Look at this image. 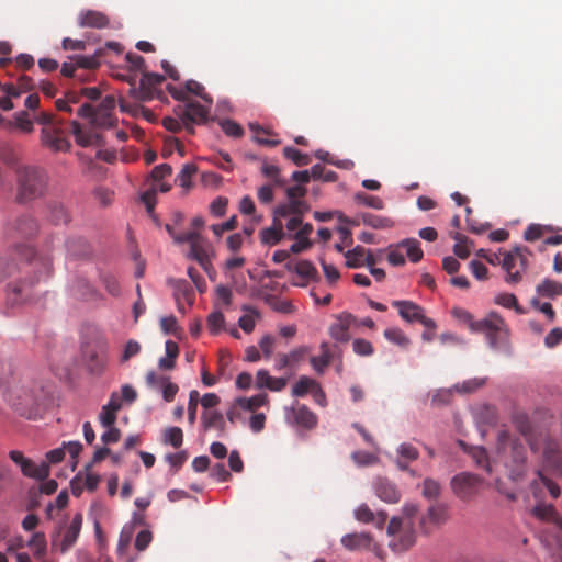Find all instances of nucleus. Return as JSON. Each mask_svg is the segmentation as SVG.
I'll return each instance as SVG.
<instances>
[{
	"label": "nucleus",
	"mask_w": 562,
	"mask_h": 562,
	"mask_svg": "<svg viewBox=\"0 0 562 562\" xmlns=\"http://www.w3.org/2000/svg\"><path fill=\"white\" fill-rule=\"evenodd\" d=\"M78 19L81 27L104 29L109 25V18L95 10L81 11Z\"/></svg>",
	"instance_id": "nucleus-21"
},
{
	"label": "nucleus",
	"mask_w": 562,
	"mask_h": 562,
	"mask_svg": "<svg viewBox=\"0 0 562 562\" xmlns=\"http://www.w3.org/2000/svg\"><path fill=\"white\" fill-rule=\"evenodd\" d=\"M497 454L513 481L521 480L527 473V450L518 438L506 430L497 436Z\"/></svg>",
	"instance_id": "nucleus-2"
},
{
	"label": "nucleus",
	"mask_w": 562,
	"mask_h": 562,
	"mask_svg": "<svg viewBox=\"0 0 562 562\" xmlns=\"http://www.w3.org/2000/svg\"><path fill=\"white\" fill-rule=\"evenodd\" d=\"M396 248H404L412 262H418L423 259L424 252L420 243L415 238L404 239L396 245Z\"/></svg>",
	"instance_id": "nucleus-28"
},
{
	"label": "nucleus",
	"mask_w": 562,
	"mask_h": 562,
	"mask_svg": "<svg viewBox=\"0 0 562 562\" xmlns=\"http://www.w3.org/2000/svg\"><path fill=\"white\" fill-rule=\"evenodd\" d=\"M82 520H83V518H82V515L80 513H77L72 517L69 526L64 531V533L61 536V539H60V541L58 543L59 550H60L61 553L67 552L76 543V541H77V539L79 537L80 530H81ZM54 546L57 547V542L56 541H54Z\"/></svg>",
	"instance_id": "nucleus-15"
},
{
	"label": "nucleus",
	"mask_w": 562,
	"mask_h": 562,
	"mask_svg": "<svg viewBox=\"0 0 562 562\" xmlns=\"http://www.w3.org/2000/svg\"><path fill=\"white\" fill-rule=\"evenodd\" d=\"M485 383V379L474 378L464 381L462 384H457L454 389L463 393H472L477 389L482 387Z\"/></svg>",
	"instance_id": "nucleus-57"
},
{
	"label": "nucleus",
	"mask_w": 562,
	"mask_h": 562,
	"mask_svg": "<svg viewBox=\"0 0 562 562\" xmlns=\"http://www.w3.org/2000/svg\"><path fill=\"white\" fill-rule=\"evenodd\" d=\"M517 430L525 437L533 456H537L544 469L562 472V451L557 440L544 431H536L527 417L516 419Z\"/></svg>",
	"instance_id": "nucleus-1"
},
{
	"label": "nucleus",
	"mask_w": 562,
	"mask_h": 562,
	"mask_svg": "<svg viewBox=\"0 0 562 562\" xmlns=\"http://www.w3.org/2000/svg\"><path fill=\"white\" fill-rule=\"evenodd\" d=\"M71 132L76 143L81 147L99 146L102 144V137L91 128L82 127L77 121L70 123Z\"/></svg>",
	"instance_id": "nucleus-18"
},
{
	"label": "nucleus",
	"mask_w": 562,
	"mask_h": 562,
	"mask_svg": "<svg viewBox=\"0 0 562 562\" xmlns=\"http://www.w3.org/2000/svg\"><path fill=\"white\" fill-rule=\"evenodd\" d=\"M495 302L507 308H515L517 313L522 314L524 310L518 305L517 299L514 294L502 293L496 296Z\"/></svg>",
	"instance_id": "nucleus-51"
},
{
	"label": "nucleus",
	"mask_w": 562,
	"mask_h": 562,
	"mask_svg": "<svg viewBox=\"0 0 562 562\" xmlns=\"http://www.w3.org/2000/svg\"><path fill=\"white\" fill-rule=\"evenodd\" d=\"M201 423L205 431L214 428L218 430L220 434H224L226 430L223 414L215 409L204 411L201 415Z\"/></svg>",
	"instance_id": "nucleus-24"
},
{
	"label": "nucleus",
	"mask_w": 562,
	"mask_h": 562,
	"mask_svg": "<svg viewBox=\"0 0 562 562\" xmlns=\"http://www.w3.org/2000/svg\"><path fill=\"white\" fill-rule=\"evenodd\" d=\"M360 218L364 225L375 229H385L393 226V222L389 217H383L372 213H363L361 214Z\"/></svg>",
	"instance_id": "nucleus-33"
},
{
	"label": "nucleus",
	"mask_w": 562,
	"mask_h": 562,
	"mask_svg": "<svg viewBox=\"0 0 562 562\" xmlns=\"http://www.w3.org/2000/svg\"><path fill=\"white\" fill-rule=\"evenodd\" d=\"M384 337L401 347H406L409 344V339L404 334V331L400 328L392 327L384 330Z\"/></svg>",
	"instance_id": "nucleus-46"
},
{
	"label": "nucleus",
	"mask_w": 562,
	"mask_h": 562,
	"mask_svg": "<svg viewBox=\"0 0 562 562\" xmlns=\"http://www.w3.org/2000/svg\"><path fill=\"white\" fill-rule=\"evenodd\" d=\"M82 355L88 370L93 374H100L108 360V344L104 340L88 344L83 347Z\"/></svg>",
	"instance_id": "nucleus-7"
},
{
	"label": "nucleus",
	"mask_w": 562,
	"mask_h": 562,
	"mask_svg": "<svg viewBox=\"0 0 562 562\" xmlns=\"http://www.w3.org/2000/svg\"><path fill=\"white\" fill-rule=\"evenodd\" d=\"M371 541L372 538L368 532L347 533L340 540L341 544L349 551L367 549Z\"/></svg>",
	"instance_id": "nucleus-23"
},
{
	"label": "nucleus",
	"mask_w": 562,
	"mask_h": 562,
	"mask_svg": "<svg viewBox=\"0 0 562 562\" xmlns=\"http://www.w3.org/2000/svg\"><path fill=\"white\" fill-rule=\"evenodd\" d=\"M310 211L308 204L303 200H289L286 203L278 205L273 212L274 216L280 220L282 217L303 216Z\"/></svg>",
	"instance_id": "nucleus-19"
},
{
	"label": "nucleus",
	"mask_w": 562,
	"mask_h": 562,
	"mask_svg": "<svg viewBox=\"0 0 562 562\" xmlns=\"http://www.w3.org/2000/svg\"><path fill=\"white\" fill-rule=\"evenodd\" d=\"M472 328L485 334L488 345L493 349L506 346L508 329L504 319L496 313L488 314L484 319L472 323Z\"/></svg>",
	"instance_id": "nucleus-4"
},
{
	"label": "nucleus",
	"mask_w": 562,
	"mask_h": 562,
	"mask_svg": "<svg viewBox=\"0 0 562 562\" xmlns=\"http://www.w3.org/2000/svg\"><path fill=\"white\" fill-rule=\"evenodd\" d=\"M283 156L299 167L307 166L311 162L308 155L303 154L299 149L291 146L283 148Z\"/></svg>",
	"instance_id": "nucleus-38"
},
{
	"label": "nucleus",
	"mask_w": 562,
	"mask_h": 562,
	"mask_svg": "<svg viewBox=\"0 0 562 562\" xmlns=\"http://www.w3.org/2000/svg\"><path fill=\"white\" fill-rule=\"evenodd\" d=\"M543 471H548V469H544L543 464L541 463V468H538L536 470L539 482L547 487V490L549 491L550 495L553 498H558L560 495L559 485L555 482H553L552 480H550L549 477H547L544 475ZM549 472L553 473V471H551V470H549ZM554 474H562V472L561 473L554 472Z\"/></svg>",
	"instance_id": "nucleus-36"
},
{
	"label": "nucleus",
	"mask_w": 562,
	"mask_h": 562,
	"mask_svg": "<svg viewBox=\"0 0 562 562\" xmlns=\"http://www.w3.org/2000/svg\"><path fill=\"white\" fill-rule=\"evenodd\" d=\"M353 199L357 203L374 210H382L384 207V202L382 201L381 198L375 195H369L366 192H357Z\"/></svg>",
	"instance_id": "nucleus-41"
},
{
	"label": "nucleus",
	"mask_w": 562,
	"mask_h": 562,
	"mask_svg": "<svg viewBox=\"0 0 562 562\" xmlns=\"http://www.w3.org/2000/svg\"><path fill=\"white\" fill-rule=\"evenodd\" d=\"M42 142L44 146L54 151H67L70 143L64 135V132L57 126H46L42 130Z\"/></svg>",
	"instance_id": "nucleus-12"
},
{
	"label": "nucleus",
	"mask_w": 562,
	"mask_h": 562,
	"mask_svg": "<svg viewBox=\"0 0 562 562\" xmlns=\"http://www.w3.org/2000/svg\"><path fill=\"white\" fill-rule=\"evenodd\" d=\"M557 510L553 505L539 504L533 507L532 514L543 521L554 522Z\"/></svg>",
	"instance_id": "nucleus-43"
},
{
	"label": "nucleus",
	"mask_w": 562,
	"mask_h": 562,
	"mask_svg": "<svg viewBox=\"0 0 562 562\" xmlns=\"http://www.w3.org/2000/svg\"><path fill=\"white\" fill-rule=\"evenodd\" d=\"M285 418L289 424L305 429H312L317 425V416L306 405L297 402L285 409Z\"/></svg>",
	"instance_id": "nucleus-11"
},
{
	"label": "nucleus",
	"mask_w": 562,
	"mask_h": 562,
	"mask_svg": "<svg viewBox=\"0 0 562 562\" xmlns=\"http://www.w3.org/2000/svg\"><path fill=\"white\" fill-rule=\"evenodd\" d=\"M173 112L182 122L196 124L205 123L209 115V109L193 100L178 104Z\"/></svg>",
	"instance_id": "nucleus-10"
},
{
	"label": "nucleus",
	"mask_w": 562,
	"mask_h": 562,
	"mask_svg": "<svg viewBox=\"0 0 562 562\" xmlns=\"http://www.w3.org/2000/svg\"><path fill=\"white\" fill-rule=\"evenodd\" d=\"M456 244L453 246V252L461 259H467L470 256L469 239L464 235L456 233L453 235Z\"/></svg>",
	"instance_id": "nucleus-45"
},
{
	"label": "nucleus",
	"mask_w": 562,
	"mask_h": 562,
	"mask_svg": "<svg viewBox=\"0 0 562 562\" xmlns=\"http://www.w3.org/2000/svg\"><path fill=\"white\" fill-rule=\"evenodd\" d=\"M21 471L25 476L43 481L49 475V464L44 461L36 464L31 459H27L25 463L22 464Z\"/></svg>",
	"instance_id": "nucleus-27"
},
{
	"label": "nucleus",
	"mask_w": 562,
	"mask_h": 562,
	"mask_svg": "<svg viewBox=\"0 0 562 562\" xmlns=\"http://www.w3.org/2000/svg\"><path fill=\"white\" fill-rule=\"evenodd\" d=\"M171 172H172V168L170 165L168 164H161V165H158L156 166L153 170H151V178L155 182H160L162 181L166 177H169L171 176Z\"/></svg>",
	"instance_id": "nucleus-63"
},
{
	"label": "nucleus",
	"mask_w": 562,
	"mask_h": 562,
	"mask_svg": "<svg viewBox=\"0 0 562 562\" xmlns=\"http://www.w3.org/2000/svg\"><path fill=\"white\" fill-rule=\"evenodd\" d=\"M261 172L272 181L274 187L282 188L286 183L285 179L281 177L280 168L277 165L263 161Z\"/></svg>",
	"instance_id": "nucleus-34"
},
{
	"label": "nucleus",
	"mask_w": 562,
	"mask_h": 562,
	"mask_svg": "<svg viewBox=\"0 0 562 562\" xmlns=\"http://www.w3.org/2000/svg\"><path fill=\"white\" fill-rule=\"evenodd\" d=\"M351 458L360 467L371 465L378 460L374 454L367 451H355Z\"/></svg>",
	"instance_id": "nucleus-58"
},
{
	"label": "nucleus",
	"mask_w": 562,
	"mask_h": 562,
	"mask_svg": "<svg viewBox=\"0 0 562 562\" xmlns=\"http://www.w3.org/2000/svg\"><path fill=\"white\" fill-rule=\"evenodd\" d=\"M29 547L34 551L35 555H43L46 550V539L43 532H35L30 541Z\"/></svg>",
	"instance_id": "nucleus-49"
},
{
	"label": "nucleus",
	"mask_w": 562,
	"mask_h": 562,
	"mask_svg": "<svg viewBox=\"0 0 562 562\" xmlns=\"http://www.w3.org/2000/svg\"><path fill=\"white\" fill-rule=\"evenodd\" d=\"M398 459H404L406 461H415L419 458V451L416 447L411 443L403 442L397 448Z\"/></svg>",
	"instance_id": "nucleus-48"
},
{
	"label": "nucleus",
	"mask_w": 562,
	"mask_h": 562,
	"mask_svg": "<svg viewBox=\"0 0 562 562\" xmlns=\"http://www.w3.org/2000/svg\"><path fill=\"white\" fill-rule=\"evenodd\" d=\"M472 458L477 467L484 469L488 473L492 472L491 463L484 448H475L472 452Z\"/></svg>",
	"instance_id": "nucleus-53"
},
{
	"label": "nucleus",
	"mask_w": 562,
	"mask_h": 562,
	"mask_svg": "<svg viewBox=\"0 0 562 562\" xmlns=\"http://www.w3.org/2000/svg\"><path fill=\"white\" fill-rule=\"evenodd\" d=\"M355 322L351 314H342L338 317V322L329 327V335L339 342H347L350 339L349 327Z\"/></svg>",
	"instance_id": "nucleus-20"
},
{
	"label": "nucleus",
	"mask_w": 562,
	"mask_h": 562,
	"mask_svg": "<svg viewBox=\"0 0 562 562\" xmlns=\"http://www.w3.org/2000/svg\"><path fill=\"white\" fill-rule=\"evenodd\" d=\"M227 204L228 200L226 198L218 196L210 204V212L214 216L221 217L225 214Z\"/></svg>",
	"instance_id": "nucleus-62"
},
{
	"label": "nucleus",
	"mask_w": 562,
	"mask_h": 562,
	"mask_svg": "<svg viewBox=\"0 0 562 562\" xmlns=\"http://www.w3.org/2000/svg\"><path fill=\"white\" fill-rule=\"evenodd\" d=\"M353 351L359 356H371L373 353V346L370 341L357 338L352 342Z\"/></svg>",
	"instance_id": "nucleus-59"
},
{
	"label": "nucleus",
	"mask_w": 562,
	"mask_h": 562,
	"mask_svg": "<svg viewBox=\"0 0 562 562\" xmlns=\"http://www.w3.org/2000/svg\"><path fill=\"white\" fill-rule=\"evenodd\" d=\"M375 495L385 503L395 504L401 499V493L396 485L386 477H376L373 483Z\"/></svg>",
	"instance_id": "nucleus-17"
},
{
	"label": "nucleus",
	"mask_w": 562,
	"mask_h": 562,
	"mask_svg": "<svg viewBox=\"0 0 562 562\" xmlns=\"http://www.w3.org/2000/svg\"><path fill=\"white\" fill-rule=\"evenodd\" d=\"M321 266L325 278L330 284L336 283L340 279V273L335 266L327 263L324 259H321Z\"/></svg>",
	"instance_id": "nucleus-64"
},
{
	"label": "nucleus",
	"mask_w": 562,
	"mask_h": 562,
	"mask_svg": "<svg viewBox=\"0 0 562 562\" xmlns=\"http://www.w3.org/2000/svg\"><path fill=\"white\" fill-rule=\"evenodd\" d=\"M199 392L196 390H192L189 394L188 402V420L190 425H193L196 419V411L199 405Z\"/></svg>",
	"instance_id": "nucleus-55"
},
{
	"label": "nucleus",
	"mask_w": 562,
	"mask_h": 562,
	"mask_svg": "<svg viewBox=\"0 0 562 562\" xmlns=\"http://www.w3.org/2000/svg\"><path fill=\"white\" fill-rule=\"evenodd\" d=\"M367 254V248L362 246H356L353 249H350L345 252L346 266L351 269H357L364 266V256Z\"/></svg>",
	"instance_id": "nucleus-31"
},
{
	"label": "nucleus",
	"mask_w": 562,
	"mask_h": 562,
	"mask_svg": "<svg viewBox=\"0 0 562 562\" xmlns=\"http://www.w3.org/2000/svg\"><path fill=\"white\" fill-rule=\"evenodd\" d=\"M164 443H169L173 448L181 447L183 442V432L179 427H168L164 430L162 435Z\"/></svg>",
	"instance_id": "nucleus-39"
},
{
	"label": "nucleus",
	"mask_w": 562,
	"mask_h": 562,
	"mask_svg": "<svg viewBox=\"0 0 562 562\" xmlns=\"http://www.w3.org/2000/svg\"><path fill=\"white\" fill-rule=\"evenodd\" d=\"M355 517L358 521L369 524L374 521L375 516L368 505L362 504L355 510Z\"/></svg>",
	"instance_id": "nucleus-60"
},
{
	"label": "nucleus",
	"mask_w": 562,
	"mask_h": 562,
	"mask_svg": "<svg viewBox=\"0 0 562 562\" xmlns=\"http://www.w3.org/2000/svg\"><path fill=\"white\" fill-rule=\"evenodd\" d=\"M115 109V98L106 95L95 108L94 126L111 127L115 123L113 111Z\"/></svg>",
	"instance_id": "nucleus-14"
},
{
	"label": "nucleus",
	"mask_w": 562,
	"mask_h": 562,
	"mask_svg": "<svg viewBox=\"0 0 562 562\" xmlns=\"http://www.w3.org/2000/svg\"><path fill=\"white\" fill-rule=\"evenodd\" d=\"M289 271H294L301 279H305L304 283L292 282V285L305 288L310 282H318L319 274L315 266L310 260H300L296 263H286Z\"/></svg>",
	"instance_id": "nucleus-13"
},
{
	"label": "nucleus",
	"mask_w": 562,
	"mask_h": 562,
	"mask_svg": "<svg viewBox=\"0 0 562 562\" xmlns=\"http://www.w3.org/2000/svg\"><path fill=\"white\" fill-rule=\"evenodd\" d=\"M103 56H104V49L99 48L91 56L77 55V56L70 57V59L76 61V65L78 66V68L97 69L100 66V59Z\"/></svg>",
	"instance_id": "nucleus-29"
},
{
	"label": "nucleus",
	"mask_w": 562,
	"mask_h": 562,
	"mask_svg": "<svg viewBox=\"0 0 562 562\" xmlns=\"http://www.w3.org/2000/svg\"><path fill=\"white\" fill-rule=\"evenodd\" d=\"M184 90H186V95L188 93H193L195 95L201 97L204 101L209 102V104H212V99L207 94L204 93V87L200 82H198L195 80H188L186 82Z\"/></svg>",
	"instance_id": "nucleus-56"
},
{
	"label": "nucleus",
	"mask_w": 562,
	"mask_h": 562,
	"mask_svg": "<svg viewBox=\"0 0 562 562\" xmlns=\"http://www.w3.org/2000/svg\"><path fill=\"white\" fill-rule=\"evenodd\" d=\"M198 171V168L193 164H186L179 175L176 178V182L179 183L182 188H190L191 187V179Z\"/></svg>",
	"instance_id": "nucleus-42"
},
{
	"label": "nucleus",
	"mask_w": 562,
	"mask_h": 562,
	"mask_svg": "<svg viewBox=\"0 0 562 562\" xmlns=\"http://www.w3.org/2000/svg\"><path fill=\"white\" fill-rule=\"evenodd\" d=\"M392 305L398 310L400 316L408 322H418L429 329L436 328L434 319L424 314V308L412 301H393Z\"/></svg>",
	"instance_id": "nucleus-9"
},
{
	"label": "nucleus",
	"mask_w": 562,
	"mask_h": 562,
	"mask_svg": "<svg viewBox=\"0 0 562 562\" xmlns=\"http://www.w3.org/2000/svg\"><path fill=\"white\" fill-rule=\"evenodd\" d=\"M537 292L547 297H554L562 295V284L554 280H544L537 286Z\"/></svg>",
	"instance_id": "nucleus-35"
},
{
	"label": "nucleus",
	"mask_w": 562,
	"mask_h": 562,
	"mask_svg": "<svg viewBox=\"0 0 562 562\" xmlns=\"http://www.w3.org/2000/svg\"><path fill=\"white\" fill-rule=\"evenodd\" d=\"M165 81V77L155 72H145L139 81V88L136 98L140 101H149L153 99L155 90Z\"/></svg>",
	"instance_id": "nucleus-16"
},
{
	"label": "nucleus",
	"mask_w": 562,
	"mask_h": 562,
	"mask_svg": "<svg viewBox=\"0 0 562 562\" xmlns=\"http://www.w3.org/2000/svg\"><path fill=\"white\" fill-rule=\"evenodd\" d=\"M202 239L190 246L189 258L194 259L205 270H209L211 265L206 249L202 244Z\"/></svg>",
	"instance_id": "nucleus-32"
},
{
	"label": "nucleus",
	"mask_w": 562,
	"mask_h": 562,
	"mask_svg": "<svg viewBox=\"0 0 562 562\" xmlns=\"http://www.w3.org/2000/svg\"><path fill=\"white\" fill-rule=\"evenodd\" d=\"M223 132L231 137L239 138L244 134L243 127L233 120H224L221 122Z\"/></svg>",
	"instance_id": "nucleus-52"
},
{
	"label": "nucleus",
	"mask_w": 562,
	"mask_h": 562,
	"mask_svg": "<svg viewBox=\"0 0 562 562\" xmlns=\"http://www.w3.org/2000/svg\"><path fill=\"white\" fill-rule=\"evenodd\" d=\"M449 519V508L446 504L437 503L431 505L427 514L422 518L420 524L423 527L426 526L427 522H430L435 526H441Z\"/></svg>",
	"instance_id": "nucleus-22"
},
{
	"label": "nucleus",
	"mask_w": 562,
	"mask_h": 562,
	"mask_svg": "<svg viewBox=\"0 0 562 562\" xmlns=\"http://www.w3.org/2000/svg\"><path fill=\"white\" fill-rule=\"evenodd\" d=\"M317 386V382L308 376H301L292 389V395L296 397H303L308 392H312L313 387Z\"/></svg>",
	"instance_id": "nucleus-37"
},
{
	"label": "nucleus",
	"mask_w": 562,
	"mask_h": 562,
	"mask_svg": "<svg viewBox=\"0 0 562 562\" xmlns=\"http://www.w3.org/2000/svg\"><path fill=\"white\" fill-rule=\"evenodd\" d=\"M482 480L475 474L462 472L451 480V488L457 497L469 501L475 496L481 487Z\"/></svg>",
	"instance_id": "nucleus-8"
},
{
	"label": "nucleus",
	"mask_w": 562,
	"mask_h": 562,
	"mask_svg": "<svg viewBox=\"0 0 562 562\" xmlns=\"http://www.w3.org/2000/svg\"><path fill=\"white\" fill-rule=\"evenodd\" d=\"M159 386L162 387V397L166 402H172L178 393V385L170 382L169 378L159 379Z\"/></svg>",
	"instance_id": "nucleus-50"
},
{
	"label": "nucleus",
	"mask_w": 562,
	"mask_h": 562,
	"mask_svg": "<svg viewBox=\"0 0 562 562\" xmlns=\"http://www.w3.org/2000/svg\"><path fill=\"white\" fill-rule=\"evenodd\" d=\"M283 226L280 220L273 217V224L260 232V240L265 245H277L283 238Z\"/></svg>",
	"instance_id": "nucleus-25"
},
{
	"label": "nucleus",
	"mask_w": 562,
	"mask_h": 562,
	"mask_svg": "<svg viewBox=\"0 0 562 562\" xmlns=\"http://www.w3.org/2000/svg\"><path fill=\"white\" fill-rule=\"evenodd\" d=\"M413 521H404L393 517L387 526V535L392 537L389 546L394 552H403L409 549L416 540Z\"/></svg>",
	"instance_id": "nucleus-6"
},
{
	"label": "nucleus",
	"mask_w": 562,
	"mask_h": 562,
	"mask_svg": "<svg viewBox=\"0 0 562 562\" xmlns=\"http://www.w3.org/2000/svg\"><path fill=\"white\" fill-rule=\"evenodd\" d=\"M543 232H544V226H542L540 224H530L524 233V238L527 241H535L542 237Z\"/></svg>",
	"instance_id": "nucleus-61"
},
{
	"label": "nucleus",
	"mask_w": 562,
	"mask_h": 562,
	"mask_svg": "<svg viewBox=\"0 0 562 562\" xmlns=\"http://www.w3.org/2000/svg\"><path fill=\"white\" fill-rule=\"evenodd\" d=\"M321 355L314 356L310 359L311 366L313 369L318 373L323 374L326 370V368L333 361V352L329 347L328 342H322L319 346Z\"/></svg>",
	"instance_id": "nucleus-26"
},
{
	"label": "nucleus",
	"mask_w": 562,
	"mask_h": 562,
	"mask_svg": "<svg viewBox=\"0 0 562 562\" xmlns=\"http://www.w3.org/2000/svg\"><path fill=\"white\" fill-rule=\"evenodd\" d=\"M268 403L267 394H257L251 397H238L236 398V405L244 411L254 412L255 409L266 405Z\"/></svg>",
	"instance_id": "nucleus-30"
},
{
	"label": "nucleus",
	"mask_w": 562,
	"mask_h": 562,
	"mask_svg": "<svg viewBox=\"0 0 562 562\" xmlns=\"http://www.w3.org/2000/svg\"><path fill=\"white\" fill-rule=\"evenodd\" d=\"M20 202H26L40 198L46 188L45 172L36 167H22L18 169Z\"/></svg>",
	"instance_id": "nucleus-3"
},
{
	"label": "nucleus",
	"mask_w": 562,
	"mask_h": 562,
	"mask_svg": "<svg viewBox=\"0 0 562 562\" xmlns=\"http://www.w3.org/2000/svg\"><path fill=\"white\" fill-rule=\"evenodd\" d=\"M206 325L212 334L220 333L225 325V317L221 311L212 312L206 319Z\"/></svg>",
	"instance_id": "nucleus-47"
},
{
	"label": "nucleus",
	"mask_w": 562,
	"mask_h": 562,
	"mask_svg": "<svg viewBox=\"0 0 562 562\" xmlns=\"http://www.w3.org/2000/svg\"><path fill=\"white\" fill-rule=\"evenodd\" d=\"M440 494V485L432 479H426L423 483V495L428 499H435Z\"/></svg>",
	"instance_id": "nucleus-54"
},
{
	"label": "nucleus",
	"mask_w": 562,
	"mask_h": 562,
	"mask_svg": "<svg viewBox=\"0 0 562 562\" xmlns=\"http://www.w3.org/2000/svg\"><path fill=\"white\" fill-rule=\"evenodd\" d=\"M249 128H250V131L252 133H255V140H256V143H258L260 145L269 146V147H274V146H277V145H279L281 143L279 139H270V138L261 137L260 134L271 135L272 133L270 131L261 127L257 123H250L249 124Z\"/></svg>",
	"instance_id": "nucleus-40"
},
{
	"label": "nucleus",
	"mask_w": 562,
	"mask_h": 562,
	"mask_svg": "<svg viewBox=\"0 0 562 562\" xmlns=\"http://www.w3.org/2000/svg\"><path fill=\"white\" fill-rule=\"evenodd\" d=\"M530 254L527 247L520 246L503 254L499 265L506 271L505 281L508 284H517L521 281L522 272L528 266L527 255Z\"/></svg>",
	"instance_id": "nucleus-5"
},
{
	"label": "nucleus",
	"mask_w": 562,
	"mask_h": 562,
	"mask_svg": "<svg viewBox=\"0 0 562 562\" xmlns=\"http://www.w3.org/2000/svg\"><path fill=\"white\" fill-rule=\"evenodd\" d=\"M16 229L22 236L30 237L37 232V224L32 217L23 216L18 220Z\"/></svg>",
	"instance_id": "nucleus-44"
}]
</instances>
